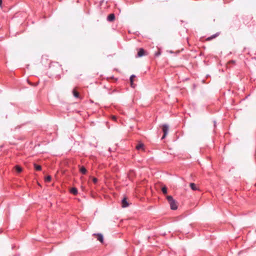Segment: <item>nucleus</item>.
Listing matches in <instances>:
<instances>
[{
	"mask_svg": "<svg viewBox=\"0 0 256 256\" xmlns=\"http://www.w3.org/2000/svg\"><path fill=\"white\" fill-rule=\"evenodd\" d=\"M217 36V34H214V35H213L211 36H210L206 40H208V41H209V40H212V38H215L216 36Z\"/></svg>",
	"mask_w": 256,
	"mask_h": 256,
	"instance_id": "obj_16",
	"label": "nucleus"
},
{
	"mask_svg": "<svg viewBox=\"0 0 256 256\" xmlns=\"http://www.w3.org/2000/svg\"><path fill=\"white\" fill-rule=\"evenodd\" d=\"M136 148L138 150H144V144L142 143H140L136 146Z\"/></svg>",
	"mask_w": 256,
	"mask_h": 256,
	"instance_id": "obj_7",
	"label": "nucleus"
},
{
	"mask_svg": "<svg viewBox=\"0 0 256 256\" xmlns=\"http://www.w3.org/2000/svg\"><path fill=\"white\" fill-rule=\"evenodd\" d=\"M74 97L78 98L79 97V93L77 92L76 89H74L72 91Z\"/></svg>",
	"mask_w": 256,
	"mask_h": 256,
	"instance_id": "obj_13",
	"label": "nucleus"
},
{
	"mask_svg": "<svg viewBox=\"0 0 256 256\" xmlns=\"http://www.w3.org/2000/svg\"><path fill=\"white\" fill-rule=\"evenodd\" d=\"M166 198L169 202L170 208L172 210H176L178 208L177 202L174 200L172 197L171 196H167Z\"/></svg>",
	"mask_w": 256,
	"mask_h": 256,
	"instance_id": "obj_1",
	"label": "nucleus"
},
{
	"mask_svg": "<svg viewBox=\"0 0 256 256\" xmlns=\"http://www.w3.org/2000/svg\"><path fill=\"white\" fill-rule=\"evenodd\" d=\"M162 129L163 132H164V135L162 137V139H164L166 136V134H168V131L169 130V126L168 125L165 124H163L162 126Z\"/></svg>",
	"mask_w": 256,
	"mask_h": 256,
	"instance_id": "obj_2",
	"label": "nucleus"
},
{
	"mask_svg": "<svg viewBox=\"0 0 256 256\" xmlns=\"http://www.w3.org/2000/svg\"><path fill=\"white\" fill-rule=\"evenodd\" d=\"M190 188L194 190H198L196 184L194 183H190Z\"/></svg>",
	"mask_w": 256,
	"mask_h": 256,
	"instance_id": "obj_10",
	"label": "nucleus"
},
{
	"mask_svg": "<svg viewBox=\"0 0 256 256\" xmlns=\"http://www.w3.org/2000/svg\"><path fill=\"white\" fill-rule=\"evenodd\" d=\"M162 190L164 194H167V188L166 186H163L162 188Z\"/></svg>",
	"mask_w": 256,
	"mask_h": 256,
	"instance_id": "obj_15",
	"label": "nucleus"
},
{
	"mask_svg": "<svg viewBox=\"0 0 256 256\" xmlns=\"http://www.w3.org/2000/svg\"><path fill=\"white\" fill-rule=\"evenodd\" d=\"M235 64V61L234 60H230V61L228 64H227V67L228 66V65L230 64Z\"/></svg>",
	"mask_w": 256,
	"mask_h": 256,
	"instance_id": "obj_18",
	"label": "nucleus"
},
{
	"mask_svg": "<svg viewBox=\"0 0 256 256\" xmlns=\"http://www.w3.org/2000/svg\"><path fill=\"white\" fill-rule=\"evenodd\" d=\"M14 168L15 170L18 172L20 173L22 172V168L18 165H16L14 167Z\"/></svg>",
	"mask_w": 256,
	"mask_h": 256,
	"instance_id": "obj_8",
	"label": "nucleus"
},
{
	"mask_svg": "<svg viewBox=\"0 0 256 256\" xmlns=\"http://www.w3.org/2000/svg\"><path fill=\"white\" fill-rule=\"evenodd\" d=\"M52 178L50 176H47L45 178V181L46 182H50Z\"/></svg>",
	"mask_w": 256,
	"mask_h": 256,
	"instance_id": "obj_17",
	"label": "nucleus"
},
{
	"mask_svg": "<svg viewBox=\"0 0 256 256\" xmlns=\"http://www.w3.org/2000/svg\"><path fill=\"white\" fill-rule=\"evenodd\" d=\"M146 55V52L143 48H140L138 52V56L141 57Z\"/></svg>",
	"mask_w": 256,
	"mask_h": 256,
	"instance_id": "obj_4",
	"label": "nucleus"
},
{
	"mask_svg": "<svg viewBox=\"0 0 256 256\" xmlns=\"http://www.w3.org/2000/svg\"><path fill=\"white\" fill-rule=\"evenodd\" d=\"M70 192L74 195H76L78 194V190L76 188H72L70 189Z\"/></svg>",
	"mask_w": 256,
	"mask_h": 256,
	"instance_id": "obj_11",
	"label": "nucleus"
},
{
	"mask_svg": "<svg viewBox=\"0 0 256 256\" xmlns=\"http://www.w3.org/2000/svg\"><path fill=\"white\" fill-rule=\"evenodd\" d=\"M122 204L123 208H126L129 206L126 198H124L122 201Z\"/></svg>",
	"mask_w": 256,
	"mask_h": 256,
	"instance_id": "obj_5",
	"label": "nucleus"
},
{
	"mask_svg": "<svg viewBox=\"0 0 256 256\" xmlns=\"http://www.w3.org/2000/svg\"><path fill=\"white\" fill-rule=\"evenodd\" d=\"M112 119L114 121L116 120V117L114 116H112Z\"/></svg>",
	"mask_w": 256,
	"mask_h": 256,
	"instance_id": "obj_20",
	"label": "nucleus"
},
{
	"mask_svg": "<svg viewBox=\"0 0 256 256\" xmlns=\"http://www.w3.org/2000/svg\"><path fill=\"white\" fill-rule=\"evenodd\" d=\"M2 0H0V6H2Z\"/></svg>",
	"mask_w": 256,
	"mask_h": 256,
	"instance_id": "obj_22",
	"label": "nucleus"
},
{
	"mask_svg": "<svg viewBox=\"0 0 256 256\" xmlns=\"http://www.w3.org/2000/svg\"><path fill=\"white\" fill-rule=\"evenodd\" d=\"M80 172L82 174H86V173L87 170L84 166H81L80 168Z\"/></svg>",
	"mask_w": 256,
	"mask_h": 256,
	"instance_id": "obj_12",
	"label": "nucleus"
},
{
	"mask_svg": "<svg viewBox=\"0 0 256 256\" xmlns=\"http://www.w3.org/2000/svg\"><path fill=\"white\" fill-rule=\"evenodd\" d=\"M94 236L97 238L100 242H103V236L100 234H94Z\"/></svg>",
	"mask_w": 256,
	"mask_h": 256,
	"instance_id": "obj_3",
	"label": "nucleus"
},
{
	"mask_svg": "<svg viewBox=\"0 0 256 256\" xmlns=\"http://www.w3.org/2000/svg\"><path fill=\"white\" fill-rule=\"evenodd\" d=\"M114 18H115L114 14H111L108 15L107 19L108 21L112 22L114 20Z\"/></svg>",
	"mask_w": 256,
	"mask_h": 256,
	"instance_id": "obj_6",
	"label": "nucleus"
},
{
	"mask_svg": "<svg viewBox=\"0 0 256 256\" xmlns=\"http://www.w3.org/2000/svg\"><path fill=\"white\" fill-rule=\"evenodd\" d=\"M34 167L36 170H42V167L40 165H38L36 164H34Z\"/></svg>",
	"mask_w": 256,
	"mask_h": 256,
	"instance_id": "obj_14",
	"label": "nucleus"
},
{
	"mask_svg": "<svg viewBox=\"0 0 256 256\" xmlns=\"http://www.w3.org/2000/svg\"><path fill=\"white\" fill-rule=\"evenodd\" d=\"M159 54H160V52H157L156 54V55L157 56H158Z\"/></svg>",
	"mask_w": 256,
	"mask_h": 256,
	"instance_id": "obj_21",
	"label": "nucleus"
},
{
	"mask_svg": "<svg viewBox=\"0 0 256 256\" xmlns=\"http://www.w3.org/2000/svg\"><path fill=\"white\" fill-rule=\"evenodd\" d=\"M92 180L94 183L96 184L98 182V179L96 178H92Z\"/></svg>",
	"mask_w": 256,
	"mask_h": 256,
	"instance_id": "obj_19",
	"label": "nucleus"
},
{
	"mask_svg": "<svg viewBox=\"0 0 256 256\" xmlns=\"http://www.w3.org/2000/svg\"><path fill=\"white\" fill-rule=\"evenodd\" d=\"M134 78H135L134 75L131 76L130 78V85H131V86L132 88L135 87V85L134 84Z\"/></svg>",
	"mask_w": 256,
	"mask_h": 256,
	"instance_id": "obj_9",
	"label": "nucleus"
}]
</instances>
